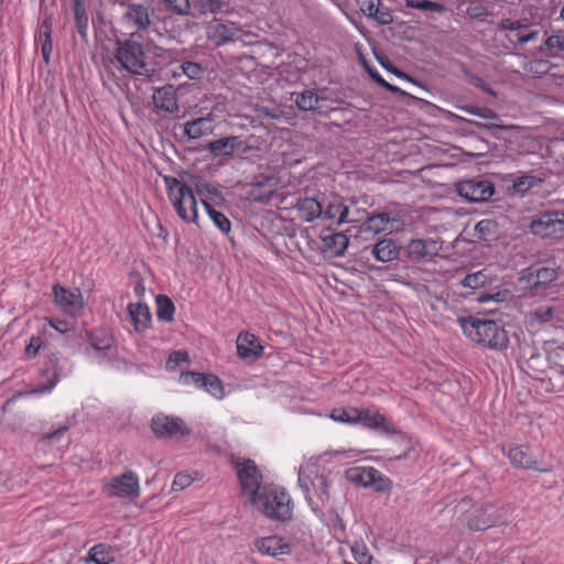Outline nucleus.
Listing matches in <instances>:
<instances>
[{"instance_id":"nucleus-1","label":"nucleus","mask_w":564,"mask_h":564,"mask_svg":"<svg viewBox=\"0 0 564 564\" xmlns=\"http://www.w3.org/2000/svg\"><path fill=\"white\" fill-rule=\"evenodd\" d=\"M141 34L131 33L129 39L118 41L115 57L120 66L131 74L151 76L169 58V51L158 46L152 40L139 42Z\"/></svg>"},{"instance_id":"nucleus-2","label":"nucleus","mask_w":564,"mask_h":564,"mask_svg":"<svg viewBox=\"0 0 564 564\" xmlns=\"http://www.w3.org/2000/svg\"><path fill=\"white\" fill-rule=\"evenodd\" d=\"M335 476L317 460H307L299 468L297 484L314 512L322 510L330 500Z\"/></svg>"},{"instance_id":"nucleus-3","label":"nucleus","mask_w":564,"mask_h":564,"mask_svg":"<svg viewBox=\"0 0 564 564\" xmlns=\"http://www.w3.org/2000/svg\"><path fill=\"white\" fill-rule=\"evenodd\" d=\"M464 334L474 343L490 349H506L509 338L495 321L469 316L460 319Z\"/></svg>"},{"instance_id":"nucleus-4","label":"nucleus","mask_w":564,"mask_h":564,"mask_svg":"<svg viewBox=\"0 0 564 564\" xmlns=\"http://www.w3.org/2000/svg\"><path fill=\"white\" fill-rule=\"evenodd\" d=\"M458 519L471 531H484L505 523L503 510L494 503H473L464 499L457 505Z\"/></svg>"},{"instance_id":"nucleus-5","label":"nucleus","mask_w":564,"mask_h":564,"mask_svg":"<svg viewBox=\"0 0 564 564\" xmlns=\"http://www.w3.org/2000/svg\"><path fill=\"white\" fill-rule=\"evenodd\" d=\"M252 503L269 519L286 521L292 518L293 502L290 495L278 486L265 485Z\"/></svg>"},{"instance_id":"nucleus-6","label":"nucleus","mask_w":564,"mask_h":564,"mask_svg":"<svg viewBox=\"0 0 564 564\" xmlns=\"http://www.w3.org/2000/svg\"><path fill=\"white\" fill-rule=\"evenodd\" d=\"M164 180L169 198L177 215L186 223H196L197 200L193 191L175 177L166 176Z\"/></svg>"},{"instance_id":"nucleus-7","label":"nucleus","mask_w":564,"mask_h":564,"mask_svg":"<svg viewBox=\"0 0 564 564\" xmlns=\"http://www.w3.org/2000/svg\"><path fill=\"white\" fill-rule=\"evenodd\" d=\"M347 479L361 487H370L377 491H388L391 481L372 466H356L346 471Z\"/></svg>"},{"instance_id":"nucleus-8","label":"nucleus","mask_w":564,"mask_h":564,"mask_svg":"<svg viewBox=\"0 0 564 564\" xmlns=\"http://www.w3.org/2000/svg\"><path fill=\"white\" fill-rule=\"evenodd\" d=\"M105 490L111 497L134 500L140 496L139 476L132 470H127L122 475L111 478L105 485Z\"/></svg>"},{"instance_id":"nucleus-9","label":"nucleus","mask_w":564,"mask_h":564,"mask_svg":"<svg viewBox=\"0 0 564 564\" xmlns=\"http://www.w3.org/2000/svg\"><path fill=\"white\" fill-rule=\"evenodd\" d=\"M456 191L460 197L470 203L486 202L495 193V186L489 180L474 177L459 181Z\"/></svg>"},{"instance_id":"nucleus-10","label":"nucleus","mask_w":564,"mask_h":564,"mask_svg":"<svg viewBox=\"0 0 564 564\" xmlns=\"http://www.w3.org/2000/svg\"><path fill=\"white\" fill-rule=\"evenodd\" d=\"M533 235L542 238H560L564 236V213H544L534 218L530 224Z\"/></svg>"},{"instance_id":"nucleus-11","label":"nucleus","mask_w":564,"mask_h":564,"mask_svg":"<svg viewBox=\"0 0 564 564\" xmlns=\"http://www.w3.org/2000/svg\"><path fill=\"white\" fill-rule=\"evenodd\" d=\"M180 382L185 386H195L209 393L217 400L225 398V387L221 380L213 373H202L194 371L182 372L180 376Z\"/></svg>"},{"instance_id":"nucleus-12","label":"nucleus","mask_w":564,"mask_h":564,"mask_svg":"<svg viewBox=\"0 0 564 564\" xmlns=\"http://www.w3.org/2000/svg\"><path fill=\"white\" fill-rule=\"evenodd\" d=\"M238 478L240 481L241 490L245 496H248L252 502L262 489L260 481L261 475L252 460H243L236 465Z\"/></svg>"},{"instance_id":"nucleus-13","label":"nucleus","mask_w":564,"mask_h":564,"mask_svg":"<svg viewBox=\"0 0 564 564\" xmlns=\"http://www.w3.org/2000/svg\"><path fill=\"white\" fill-rule=\"evenodd\" d=\"M151 427L160 438H178L189 433L182 419L164 414L153 416Z\"/></svg>"},{"instance_id":"nucleus-14","label":"nucleus","mask_w":564,"mask_h":564,"mask_svg":"<svg viewBox=\"0 0 564 564\" xmlns=\"http://www.w3.org/2000/svg\"><path fill=\"white\" fill-rule=\"evenodd\" d=\"M55 303L66 314L76 316L84 307L82 292L78 289H66L61 285L53 288Z\"/></svg>"},{"instance_id":"nucleus-15","label":"nucleus","mask_w":564,"mask_h":564,"mask_svg":"<svg viewBox=\"0 0 564 564\" xmlns=\"http://www.w3.org/2000/svg\"><path fill=\"white\" fill-rule=\"evenodd\" d=\"M88 355L97 359L98 362H105L116 355L112 337L105 333H91L89 336Z\"/></svg>"},{"instance_id":"nucleus-16","label":"nucleus","mask_w":564,"mask_h":564,"mask_svg":"<svg viewBox=\"0 0 564 564\" xmlns=\"http://www.w3.org/2000/svg\"><path fill=\"white\" fill-rule=\"evenodd\" d=\"M253 545L263 556L276 557L291 553V543L276 534L257 538Z\"/></svg>"},{"instance_id":"nucleus-17","label":"nucleus","mask_w":564,"mask_h":564,"mask_svg":"<svg viewBox=\"0 0 564 564\" xmlns=\"http://www.w3.org/2000/svg\"><path fill=\"white\" fill-rule=\"evenodd\" d=\"M503 453L508 456L513 466L533 469L545 473L547 468H540L538 462L531 456L530 448L523 445H510L503 447Z\"/></svg>"},{"instance_id":"nucleus-18","label":"nucleus","mask_w":564,"mask_h":564,"mask_svg":"<svg viewBox=\"0 0 564 564\" xmlns=\"http://www.w3.org/2000/svg\"><path fill=\"white\" fill-rule=\"evenodd\" d=\"M124 18L140 34V31L155 32L161 35L155 28H151L150 10L141 3H131L128 6Z\"/></svg>"},{"instance_id":"nucleus-19","label":"nucleus","mask_w":564,"mask_h":564,"mask_svg":"<svg viewBox=\"0 0 564 564\" xmlns=\"http://www.w3.org/2000/svg\"><path fill=\"white\" fill-rule=\"evenodd\" d=\"M358 424L384 433L394 432L390 422L375 408L358 409Z\"/></svg>"},{"instance_id":"nucleus-20","label":"nucleus","mask_w":564,"mask_h":564,"mask_svg":"<svg viewBox=\"0 0 564 564\" xmlns=\"http://www.w3.org/2000/svg\"><path fill=\"white\" fill-rule=\"evenodd\" d=\"M152 98L156 111L173 113L178 110L177 91L173 85L155 89Z\"/></svg>"},{"instance_id":"nucleus-21","label":"nucleus","mask_w":564,"mask_h":564,"mask_svg":"<svg viewBox=\"0 0 564 564\" xmlns=\"http://www.w3.org/2000/svg\"><path fill=\"white\" fill-rule=\"evenodd\" d=\"M240 30L234 24H224L217 21L210 22L206 28V36L216 46H221L230 41H234Z\"/></svg>"},{"instance_id":"nucleus-22","label":"nucleus","mask_w":564,"mask_h":564,"mask_svg":"<svg viewBox=\"0 0 564 564\" xmlns=\"http://www.w3.org/2000/svg\"><path fill=\"white\" fill-rule=\"evenodd\" d=\"M349 243L348 237L344 232H323L321 236V249L328 257H339L344 254Z\"/></svg>"},{"instance_id":"nucleus-23","label":"nucleus","mask_w":564,"mask_h":564,"mask_svg":"<svg viewBox=\"0 0 564 564\" xmlns=\"http://www.w3.org/2000/svg\"><path fill=\"white\" fill-rule=\"evenodd\" d=\"M207 149L214 156H230L237 151H245L247 145L239 137H226L210 141Z\"/></svg>"},{"instance_id":"nucleus-24","label":"nucleus","mask_w":564,"mask_h":564,"mask_svg":"<svg viewBox=\"0 0 564 564\" xmlns=\"http://www.w3.org/2000/svg\"><path fill=\"white\" fill-rule=\"evenodd\" d=\"M296 215L300 219L306 223H312L317 218L322 217V203L311 196H301L296 199L294 205Z\"/></svg>"},{"instance_id":"nucleus-25","label":"nucleus","mask_w":564,"mask_h":564,"mask_svg":"<svg viewBox=\"0 0 564 564\" xmlns=\"http://www.w3.org/2000/svg\"><path fill=\"white\" fill-rule=\"evenodd\" d=\"M399 221L400 218L391 213L372 214L367 217L366 223L362 225V230L373 234L391 232L394 229L393 225Z\"/></svg>"},{"instance_id":"nucleus-26","label":"nucleus","mask_w":564,"mask_h":564,"mask_svg":"<svg viewBox=\"0 0 564 564\" xmlns=\"http://www.w3.org/2000/svg\"><path fill=\"white\" fill-rule=\"evenodd\" d=\"M263 347L257 336L240 333L237 338V352L241 359H256L262 354Z\"/></svg>"},{"instance_id":"nucleus-27","label":"nucleus","mask_w":564,"mask_h":564,"mask_svg":"<svg viewBox=\"0 0 564 564\" xmlns=\"http://www.w3.org/2000/svg\"><path fill=\"white\" fill-rule=\"evenodd\" d=\"M557 278L553 268L541 267L523 276L529 289L540 292Z\"/></svg>"},{"instance_id":"nucleus-28","label":"nucleus","mask_w":564,"mask_h":564,"mask_svg":"<svg viewBox=\"0 0 564 564\" xmlns=\"http://www.w3.org/2000/svg\"><path fill=\"white\" fill-rule=\"evenodd\" d=\"M349 207L340 200L330 202L325 208H322V217L335 225L350 224L356 220L349 216Z\"/></svg>"},{"instance_id":"nucleus-29","label":"nucleus","mask_w":564,"mask_h":564,"mask_svg":"<svg viewBox=\"0 0 564 564\" xmlns=\"http://www.w3.org/2000/svg\"><path fill=\"white\" fill-rule=\"evenodd\" d=\"M127 312L134 330L140 333L149 328L152 317L148 305L143 303H130Z\"/></svg>"},{"instance_id":"nucleus-30","label":"nucleus","mask_w":564,"mask_h":564,"mask_svg":"<svg viewBox=\"0 0 564 564\" xmlns=\"http://www.w3.org/2000/svg\"><path fill=\"white\" fill-rule=\"evenodd\" d=\"M410 258L420 260L432 257L437 252L436 241L433 239H412L406 246Z\"/></svg>"},{"instance_id":"nucleus-31","label":"nucleus","mask_w":564,"mask_h":564,"mask_svg":"<svg viewBox=\"0 0 564 564\" xmlns=\"http://www.w3.org/2000/svg\"><path fill=\"white\" fill-rule=\"evenodd\" d=\"M213 131L214 119L210 115L199 117L184 123V133L193 140L198 139L204 134L212 133Z\"/></svg>"},{"instance_id":"nucleus-32","label":"nucleus","mask_w":564,"mask_h":564,"mask_svg":"<svg viewBox=\"0 0 564 564\" xmlns=\"http://www.w3.org/2000/svg\"><path fill=\"white\" fill-rule=\"evenodd\" d=\"M115 561L113 550L110 545L98 543L91 546L82 562L85 564H111Z\"/></svg>"},{"instance_id":"nucleus-33","label":"nucleus","mask_w":564,"mask_h":564,"mask_svg":"<svg viewBox=\"0 0 564 564\" xmlns=\"http://www.w3.org/2000/svg\"><path fill=\"white\" fill-rule=\"evenodd\" d=\"M373 257L381 262H390L398 258L399 247L392 239H382L371 248Z\"/></svg>"},{"instance_id":"nucleus-34","label":"nucleus","mask_w":564,"mask_h":564,"mask_svg":"<svg viewBox=\"0 0 564 564\" xmlns=\"http://www.w3.org/2000/svg\"><path fill=\"white\" fill-rule=\"evenodd\" d=\"M293 96H295L293 100L295 101L296 106L300 110L303 111L315 110L318 102L324 99L323 96L316 94L312 89H306L302 93H294Z\"/></svg>"},{"instance_id":"nucleus-35","label":"nucleus","mask_w":564,"mask_h":564,"mask_svg":"<svg viewBox=\"0 0 564 564\" xmlns=\"http://www.w3.org/2000/svg\"><path fill=\"white\" fill-rule=\"evenodd\" d=\"M554 310L552 306H539L528 315V324L532 328L541 327L544 324L552 322Z\"/></svg>"},{"instance_id":"nucleus-36","label":"nucleus","mask_w":564,"mask_h":564,"mask_svg":"<svg viewBox=\"0 0 564 564\" xmlns=\"http://www.w3.org/2000/svg\"><path fill=\"white\" fill-rule=\"evenodd\" d=\"M202 203L209 216L213 220L214 225L223 232L228 234L231 229V223L223 213L216 210L206 198L202 197Z\"/></svg>"},{"instance_id":"nucleus-37","label":"nucleus","mask_w":564,"mask_h":564,"mask_svg":"<svg viewBox=\"0 0 564 564\" xmlns=\"http://www.w3.org/2000/svg\"><path fill=\"white\" fill-rule=\"evenodd\" d=\"M329 417L338 423L358 424V408H335L332 410Z\"/></svg>"},{"instance_id":"nucleus-38","label":"nucleus","mask_w":564,"mask_h":564,"mask_svg":"<svg viewBox=\"0 0 564 564\" xmlns=\"http://www.w3.org/2000/svg\"><path fill=\"white\" fill-rule=\"evenodd\" d=\"M178 70L173 72V77H177L180 75H184L189 79H200L205 74V68L202 64L196 62H183L180 66H177Z\"/></svg>"},{"instance_id":"nucleus-39","label":"nucleus","mask_w":564,"mask_h":564,"mask_svg":"<svg viewBox=\"0 0 564 564\" xmlns=\"http://www.w3.org/2000/svg\"><path fill=\"white\" fill-rule=\"evenodd\" d=\"M348 545L358 564H372L373 557L364 540H354Z\"/></svg>"},{"instance_id":"nucleus-40","label":"nucleus","mask_w":564,"mask_h":564,"mask_svg":"<svg viewBox=\"0 0 564 564\" xmlns=\"http://www.w3.org/2000/svg\"><path fill=\"white\" fill-rule=\"evenodd\" d=\"M175 306L166 295L156 297V316L161 322H172L174 317Z\"/></svg>"},{"instance_id":"nucleus-41","label":"nucleus","mask_w":564,"mask_h":564,"mask_svg":"<svg viewBox=\"0 0 564 564\" xmlns=\"http://www.w3.org/2000/svg\"><path fill=\"white\" fill-rule=\"evenodd\" d=\"M475 231L479 238L489 240L496 236L498 231V224L496 220L490 218L481 219L476 224Z\"/></svg>"},{"instance_id":"nucleus-42","label":"nucleus","mask_w":564,"mask_h":564,"mask_svg":"<svg viewBox=\"0 0 564 564\" xmlns=\"http://www.w3.org/2000/svg\"><path fill=\"white\" fill-rule=\"evenodd\" d=\"M74 15H75V24L76 30L80 34L83 39L87 36L88 30V15L85 10L84 4H75L74 6Z\"/></svg>"},{"instance_id":"nucleus-43","label":"nucleus","mask_w":564,"mask_h":564,"mask_svg":"<svg viewBox=\"0 0 564 564\" xmlns=\"http://www.w3.org/2000/svg\"><path fill=\"white\" fill-rule=\"evenodd\" d=\"M487 281H488V274L484 270H480V271L467 274L462 280V285L464 288L478 289L480 286H484L487 283Z\"/></svg>"},{"instance_id":"nucleus-44","label":"nucleus","mask_w":564,"mask_h":564,"mask_svg":"<svg viewBox=\"0 0 564 564\" xmlns=\"http://www.w3.org/2000/svg\"><path fill=\"white\" fill-rule=\"evenodd\" d=\"M160 3L166 9L180 15L189 13V0H159Z\"/></svg>"},{"instance_id":"nucleus-45","label":"nucleus","mask_w":564,"mask_h":564,"mask_svg":"<svg viewBox=\"0 0 564 564\" xmlns=\"http://www.w3.org/2000/svg\"><path fill=\"white\" fill-rule=\"evenodd\" d=\"M406 6L414 9H420L423 11L431 12H444L445 8L443 4L431 1V0H406Z\"/></svg>"},{"instance_id":"nucleus-46","label":"nucleus","mask_w":564,"mask_h":564,"mask_svg":"<svg viewBox=\"0 0 564 564\" xmlns=\"http://www.w3.org/2000/svg\"><path fill=\"white\" fill-rule=\"evenodd\" d=\"M545 46L550 55L556 56L564 51V35L553 34L545 40Z\"/></svg>"},{"instance_id":"nucleus-47","label":"nucleus","mask_w":564,"mask_h":564,"mask_svg":"<svg viewBox=\"0 0 564 564\" xmlns=\"http://www.w3.org/2000/svg\"><path fill=\"white\" fill-rule=\"evenodd\" d=\"M540 180H538L536 177L534 176H528V175H524V176H520L518 177L514 182H513V189L517 192V193H521V194H524L527 193L530 188H532L533 186H535L538 183H539Z\"/></svg>"},{"instance_id":"nucleus-48","label":"nucleus","mask_w":564,"mask_h":564,"mask_svg":"<svg viewBox=\"0 0 564 564\" xmlns=\"http://www.w3.org/2000/svg\"><path fill=\"white\" fill-rule=\"evenodd\" d=\"M380 3L381 0H358L361 12L371 19L379 13Z\"/></svg>"},{"instance_id":"nucleus-49","label":"nucleus","mask_w":564,"mask_h":564,"mask_svg":"<svg viewBox=\"0 0 564 564\" xmlns=\"http://www.w3.org/2000/svg\"><path fill=\"white\" fill-rule=\"evenodd\" d=\"M57 382H58V376L55 371L52 370L51 378H48V383L47 384H39L37 387L33 388L30 391V393L35 394V395L47 394L55 388Z\"/></svg>"},{"instance_id":"nucleus-50","label":"nucleus","mask_w":564,"mask_h":564,"mask_svg":"<svg viewBox=\"0 0 564 564\" xmlns=\"http://www.w3.org/2000/svg\"><path fill=\"white\" fill-rule=\"evenodd\" d=\"M194 478L186 474V473H178L175 475L174 480L172 482V490L173 491H181L187 488L192 482Z\"/></svg>"},{"instance_id":"nucleus-51","label":"nucleus","mask_w":564,"mask_h":564,"mask_svg":"<svg viewBox=\"0 0 564 564\" xmlns=\"http://www.w3.org/2000/svg\"><path fill=\"white\" fill-rule=\"evenodd\" d=\"M529 26L528 20H511V19H503L499 23V29L501 30H508V31H520L522 29H525Z\"/></svg>"},{"instance_id":"nucleus-52","label":"nucleus","mask_w":564,"mask_h":564,"mask_svg":"<svg viewBox=\"0 0 564 564\" xmlns=\"http://www.w3.org/2000/svg\"><path fill=\"white\" fill-rule=\"evenodd\" d=\"M43 340L40 336H32L25 347V356L32 359L37 356L42 347Z\"/></svg>"},{"instance_id":"nucleus-53","label":"nucleus","mask_w":564,"mask_h":564,"mask_svg":"<svg viewBox=\"0 0 564 564\" xmlns=\"http://www.w3.org/2000/svg\"><path fill=\"white\" fill-rule=\"evenodd\" d=\"M197 194L200 196L207 194V197L212 199L221 198L220 191L209 183H202L200 185H197Z\"/></svg>"},{"instance_id":"nucleus-54","label":"nucleus","mask_w":564,"mask_h":564,"mask_svg":"<svg viewBox=\"0 0 564 564\" xmlns=\"http://www.w3.org/2000/svg\"><path fill=\"white\" fill-rule=\"evenodd\" d=\"M467 12L474 20L486 21L489 17L488 10L482 6L470 7Z\"/></svg>"},{"instance_id":"nucleus-55","label":"nucleus","mask_w":564,"mask_h":564,"mask_svg":"<svg viewBox=\"0 0 564 564\" xmlns=\"http://www.w3.org/2000/svg\"><path fill=\"white\" fill-rule=\"evenodd\" d=\"M47 323L52 328L57 330L61 334H65L72 329V326L68 322L55 318H46Z\"/></svg>"},{"instance_id":"nucleus-56","label":"nucleus","mask_w":564,"mask_h":564,"mask_svg":"<svg viewBox=\"0 0 564 564\" xmlns=\"http://www.w3.org/2000/svg\"><path fill=\"white\" fill-rule=\"evenodd\" d=\"M39 40H40L41 44L46 43V40L48 42H52L51 23H50L48 19H45L41 25Z\"/></svg>"},{"instance_id":"nucleus-57","label":"nucleus","mask_w":564,"mask_h":564,"mask_svg":"<svg viewBox=\"0 0 564 564\" xmlns=\"http://www.w3.org/2000/svg\"><path fill=\"white\" fill-rule=\"evenodd\" d=\"M368 72H369V75L379 84L381 85L382 87L389 89V90H392V91H395L398 88L390 85L388 82H386L383 79V77L377 72V70H373L371 68H368Z\"/></svg>"},{"instance_id":"nucleus-58","label":"nucleus","mask_w":564,"mask_h":564,"mask_svg":"<svg viewBox=\"0 0 564 564\" xmlns=\"http://www.w3.org/2000/svg\"><path fill=\"white\" fill-rule=\"evenodd\" d=\"M538 35H539L538 31H530L527 34L517 33L514 36H516L517 43L522 45L528 42L534 41L538 37Z\"/></svg>"},{"instance_id":"nucleus-59","label":"nucleus","mask_w":564,"mask_h":564,"mask_svg":"<svg viewBox=\"0 0 564 564\" xmlns=\"http://www.w3.org/2000/svg\"><path fill=\"white\" fill-rule=\"evenodd\" d=\"M67 429L68 427L66 425H64V426H62V427H59V429H57V430H55L53 432L44 434L43 438H44V441L50 443V442H52L54 440L59 438L62 435H64V433L67 431Z\"/></svg>"},{"instance_id":"nucleus-60","label":"nucleus","mask_w":564,"mask_h":564,"mask_svg":"<svg viewBox=\"0 0 564 564\" xmlns=\"http://www.w3.org/2000/svg\"><path fill=\"white\" fill-rule=\"evenodd\" d=\"M187 360V352L183 350H176L170 355L169 362H174L178 365L183 361Z\"/></svg>"},{"instance_id":"nucleus-61","label":"nucleus","mask_w":564,"mask_h":564,"mask_svg":"<svg viewBox=\"0 0 564 564\" xmlns=\"http://www.w3.org/2000/svg\"><path fill=\"white\" fill-rule=\"evenodd\" d=\"M372 19L378 21L380 24H389L392 22V15L389 11H380L377 15H373Z\"/></svg>"},{"instance_id":"nucleus-62","label":"nucleus","mask_w":564,"mask_h":564,"mask_svg":"<svg viewBox=\"0 0 564 564\" xmlns=\"http://www.w3.org/2000/svg\"><path fill=\"white\" fill-rule=\"evenodd\" d=\"M52 50H53V44H52V42H48V41L46 40V43L41 44V53H42L43 59H44L46 63H48V62H50V57H51Z\"/></svg>"},{"instance_id":"nucleus-63","label":"nucleus","mask_w":564,"mask_h":564,"mask_svg":"<svg viewBox=\"0 0 564 564\" xmlns=\"http://www.w3.org/2000/svg\"><path fill=\"white\" fill-rule=\"evenodd\" d=\"M203 6L208 8L210 12H217L221 9L220 0H202Z\"/></svg>"},{"instance_id":"nucleus-64","label":"nucleus","mask_w":564,"mask_h":564,"mask_svg":"<svg viewBox=\"0 0 564 564\" xmlns=\"http://www.w3.org/2000/svg\"><path fill=\"white\" fill-rule=\"evenodd\" d=\"M415 564H438V560L432 555H421L415 560Z\"/></svg>"}]
</instances>
